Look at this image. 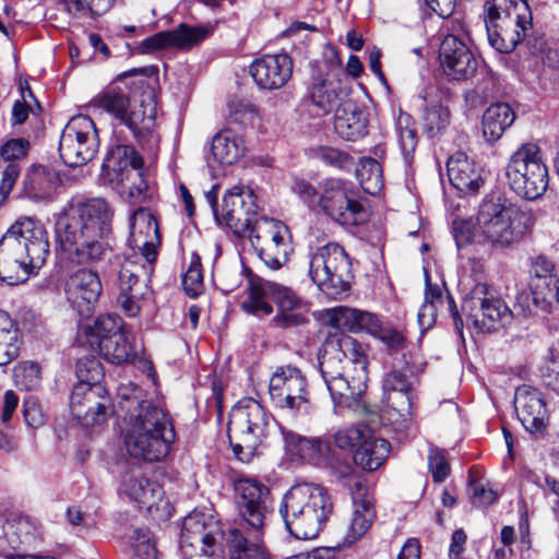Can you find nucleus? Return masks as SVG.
Instances as JSON below:
<instances>
[{"instance_id":"f257e3e1","label":"nucleus","mask_w":559,"mask_h":559,"mask_svg":"<svg viewBox=\"0 0 559 559\" xmlns=\"http://www.w3.org/2000/svg\"><path fill=\"white\" fill-rule=\"evenodd\" d=\"M112 216L114 211L105 199H71L58 213L55 224L63 258L80 265L118 261L107 239Z\"/></svg>"},{"instance_id":"f03ea898","label":"nucleus","mask_w":559,"mask_h":559,"mask_svg":"<svg viewBox=\"0 0 559 559\" xmlns=\"http://www.w3.org/2000/svg\"><path fill=\"white\" fill-rule=\"evenodd\" d=\"M528 230L526 213L498 193L483 198L474 221L453 222V236L459 248L476 243L491 250L503 251L516 246Z\"/></svg>"},{"instance_id":"7ed1b4c3","label":"nucleus","mask_w":559,"mask_h":559,"mask_svg":"<svg viewBox=\"0 0 559 559\" xmlns=\"http://www.w3.org/2000/svg\"><path fill=\"white\" fill-rule=\"evenodd\" d=\"M321 376L335 408H349L367 389V356L362 345L342 332L330 333L319 356Z\"/></svg>"},{"instance_id":"20e7f679","label":"nucleus","mask_w":559,"mask_h":559,"mask_svg":"<svg viewBox=\"0 0 559 559\" xmlns=\"http://www.w3.org/2000/svg\"><path fill=\"white\" fill-rule=\"evenodd\" d=\"M120 408L127 413L124 445L129 455L148 462L164 459L176 439L166 412L136 394L122 399Z\"/></svg>"},{"instance_id":"39448f33","label":"nucleus","mask_w":559,"mask_h":559,"mask_svg":"<svg viewBox=\"0 0 559 559\" xmlns=\"http://www.w3.org/2000/svg\"><path fill=\"white\" fill-rule=\"evenodd\" d=\"M236 502L243 527L231 528L227 539L230 559H272L261 543L267 518L272 514L269 488L253 478L235 483Z\"/></svg>"},{"instance_id":"423d86ee","label":"nucleus","mask_w":559,"mask_h":559,"mask_svg":"<svg viewBox=\"0 0 559 559\" xmlns=\"http://www.w3.org/2000/svg\"><path fill=\"white\" fill-rule=\"evenodd\" d=\"M49 247L40 222L17 219L0 239V278L9 285L24 283L45 264Z\"/></svg>"},{"instance_id":"0eeeda50","label":"nucleus","mask_w":559,"mask_h":559,"mask_svg":"<svg viewBox=\"0 0 559 559\" xmlns=\"http://www.w3.org/2000/svg\"><path fill=\"white\" fill-rule=\"evenodd\" d=\"M332 511L333 502L328 489L311 483L292 486L280 507L287 531L297 539L317 537Z\"/></svg>"},{"instance_id":"6e6552de","label":"nucleus","mask_w":559,"mask_h":559,"mask_svg":"<svg viewBox=\"0 0 559 559\" xmlns=\"http://www.w3.org/2000/svg\"><path fill=\"white\" fill-rule=\"evenodd\" d=\"M274 426L273 416L258 401H239L231 408L228 420V438L237 460L249 463Z\"/></svg>"},{"instance_id":"1a4fd4ad","label":"nucleus","mask_w":559,"mask_h":559,"mask_svg":"<svg viewBox=\"0 0 559 559\" xmlns=\"http://www.w3.org/2000/svg\"><path fill=\"white\" fill-rule=\"evenodd\" d=\"M270 300L278 308V313L274 317L276 325L292 328L308 322L305 304L289 287L261 277L249 281L248 296L241 302V308L257 317L270 316L273 312Z\"/></svg>"},{"instance_id":"9d476101","label":"nucleus","mask_w":559,"mask_h":559,"mask_svg":"<svg viewBox=\"0 0 559 559\" xmlns=\"http://www.w3.org/2000/svg\"><path fill=\"white\" fill-rule=\"evenodd\" d=\"M484 8L489 44L499 52H511L532 25V13L527 2L487 0Z\"/></svg>"},{"instance_id":"9b49d317","label":"nucleus","mask_w":559,"mask_h":559,"mask_svg":"<svg viewBox=\"0 0 559 559\" xmlns=\"http://www.w3.org/2000/svg\"><path fill=\"white\" fill-rule=\"evenodd\" d=\"M76 374L80 382L70 396L72 415L84 426L103 424L107 418L109 399L105 388L98 383L103 376L99 361L95 358L79 360Z\"/></svg>"},{"instance_id":"f8f14e48","label":"nucleus","mask_w":559,"mask_h":559,"mask_svg":"<svg viewBox=\"0 0 559 559\" xmlns=\"http://www.w3.org/2000/svg\"><path fill=\"white\" fill-rule=\"evenodd\" d=\"M506 177L510 189L519 197L535 200L548 187V168L542 150L535 143L522 144L510 157Z\"/></svg>"},{"instance_id":"ddd939ff","label":"nucleus","mask_w":559,"mask_h":559,"mask_svg":"<svg viewBox=\"0 0 559 559\" xmlns=\"http://www.w3.org/2000/svg\"><path fill=\"white\" fill-rule=\"evenodd\" d=\"M350 262L337 243L319 247L309 258V277L328 297L337 298L348 288Z\"/></svg>"},{"instance_id":"4468645a","label":"nucleus","mask_w":559,"mask_h":559,"mask_svg":"<svg viewBox=\"0 0 559 559\" xmlns=\"http://www.w3.org/2000/svg\"><path fill=\"white\" fill-rule=\"evenodd\" d=\"M441 31L444 37L439 48V60L444 74L455 81H466L474 76L478 61L468 47V38L461 21L445 22Z\"/></svg>"},{"instance_id":"2eb2a0df","label":"nucleus","mask_w":559,"mask_h":559,"mask_svg":"<svg viewBox=\"0 0 559 559\" xmlns=\"http://www.w3.org/2000/svg\"><path fill=\"white\" fill-rule=\"evenodd\" d=\"M261 261L272 271L280 270L293 251L289 229L282 222L261 216L247 233Z\"/></svg>"},{"instance_id":"dca6fc26","label":"nucleus","mask_w":559,"mask_h":559,"mask_svg":"<svg viewBox=\"0 0 559 559\" xmlns=\"http://www.w3.org/2000/svg\"><path fill=\"white\" fill-rule=\"evenodd\" d=\"M86 335L91 346L96 345L104 359L111 364H126L135 356L127 328L117 314L99 316L86 330Z\"/></svg>"},{"instance_id":"f3484780","label":"nucleus","mask_w":559,"mask_h":559,"mask_svg":"<svg viewBox=\"0 0 559 559\" xmlns=\"http://www.w3.org/2000/svg\"><path fill=\"white\" fill-rule=\"evenodd\" d=\"M462 312L467 324H472L478 332L496 330L500 322L512 316L496 290L485 283H477L463 298Z\"/></svg>"},{"instance_id":"a211bd4d","label":"nucleus","mask_w":559,"mask_h":559,"mask_svg":"<svg viewBox=\"0 0 559 559\" xmlns=\"http://www.w3.org/2000/svg\"><path fill=\"white\" fill-rule=\"evenodd\" d=\"M99 147V139L94 121L84 115L69 120L62 130L59 153L66 165L79 167L91 162Z\"/></svg>"},{"instance_id":"6ab92c4d","label":"nucleus","mask_w":559,"mask_h":559,"mask_svg":"<svg viewBox=\"0 0 559 559\" xmlns=\"http://www.w3.org/2000/svg\"><path fill=\"white\" fill-rule=\"evenodd\" d=\"M269 393L275 407L293 416L307 414L311 408L307 379L296 367L276 368L269 382Z\"/></svg>"},{"instance_id":"aec40b11","label":"nucleus","mask_w":559,"mask_h":559,"mask_svg":"<svg viewBox=\"0 0 559 559\" xmlns=\"http://www.w3.org/2000/svg\"><path fill=\"white\" fill-rule=\"evenodd\" d=\"M343 76L342 63L337 58L324 62L312 76L308 96L318 116L335 112L348 99Z\"/></svg>"},{"instance_id":"412c9836","label":"nucleus","mask_w":559,"mask_h":559,"mask_svg":"<svg viewBox=\"0 0 559 559\" xmlns=\"http://www.w3.org/2000/svg\"><path fill=\"white\" fill-rule=\"evenodd\" d=\"M153 263L140 259L138 254L126 258L121 263L118 304L129 317H135L140 312L139 302L150 293Z\"/></svg>"},{"instance_id":"4be33fe9","label":"nucleus","mask_w":559,"mask_h":559,"mask_svg":"<svg viewBox=\"0 0 559 559\" xmlns=\"http://www.w3.org/2000/svg\"><path fill=\"white\" fill-rule=\"evenodd\" d=\"M257 197L243 186H234L223 198L216 222L227 226L236 236L246 237L257 217Z\"/></svg>"},{"instance_id":"5701e85b","label":"nucleus","mask_w":559,"mask_h":559,"mask_svg":"<svg viewBox=\"0 0 559 559\" xmlns=\"http://www.w3.org/2000/svg\"><path fill=\"white\" fill-rule=\"evenodd\" d=\"M417 383V374L407 362L400 368L394 367L382 379V402L407 419L412 415Z\"/></svg>"},{"instance_id":"b1692460","label":"nucleus","mask_w":559,"mask_h":559,"mask_svg":"<svg viewBox=\"0 0 559 559\" xmlns=\"http://www.w3.org/2000/svg\"><path fill=\"white\" fill-rule=\"evenodd\" d=\"M103 290L99 275L88 267L70 273L63 284L67 301L81 316L88 317Z\"/></svg>"},{"instance_id":"393cba45","label":"nucleus","mask_w":559,"mask_h":559,"mask_svg":"<svg viewBox=\"0 0 559 559\" xmlns=\"http://www.w3.org/2000/svg\"><path fill=\"white\" fill-rule=\"evenodd\" d=\"M128 243L133 250L132 254L155 262L160 236L156 218L148 209L139 207L131 214Z\"/></svg>"},{"instance_id":"a878e982","label":"nucleus","mask_w":559,"mask_h":559,"mask_svg":"<svg viewBox=\"0 0 559 559\" xmlns=\"http://www.w3.org/2000/svg\"><path fill=\"white\" fill-rule=\"evenodd\" d=\"M323 211L342 225H357L364 219L362 205L348 198L340 180H328L320 198Z\"/></svg>"},{"instance_id":"bb28decb","label":"nucleus","mask_w":559,"mask_h":559,"mask_svg":"<svg viewBox=\"0 0 559 559\" xmlns=\"http://www.w3.org/2000/svg\"><path fill=\"white\" fill-rule=\"evenodd\" d=\"M353 500V514L344 537L346 544L350 545L360 539L370 528L374 516L373 498L370 496L367 486L358 478H350L348 483Z\"/></svg>"},{"instance_id":"cd10ccee","label":"nucleus","mask_w":559,"mask_h":559,"mask_svg":"<svg viewBox=\"0 0 559 559\" xmlns=\"http://www.w3.org/2000/svg\"><path fill=\"white\" fill-rule=\"evenodd\" d=\"M293 68L287 53L263 55L251 63L250 74L261 88L278 90L292 79Z\"/></svg>"},{"instance_id":"c85d7f7f","label":"nucleus","mask_w":559,"mask_h":559,"mask_svg":"<svg viewBox=\"0 0 559 559\" xmlns=\"http://www.w3.org/2000/svg\"><path fill=\"white\" fill-rule=\"evenodd\" d=\"M214 543L215 536L206 525L205 514L191 513L185 519L180 540L185 559H209Z\"/></svg>"},{"instance_id":"c756f323","label":"nucleus","mask_w":559,"mask_h":559,"mask_svg":"<svg viewBox=\"0 0 559 559\" xmlns=\"http://www.w3.org/2000/svg\"><path fill=\"white\" fill-rule=\"evenodd\" d=\"M514 405L519 420L531 433H543L548 424V409L543 394L534 388L516 389Z\"/></svg>"},{"instance_id":"7c9ffc66","label":"nucleus","mask_w":559,"mask_h":559,"mask_svg":"<svg viewBox=\"0 0 559 559\" xmlns=\"http://www.w3.org/2000/svg\"><path fill=\"white\" fill-rule=\"evenodd\" d=\"M326 317L329 324L337 330L367 332L374 336L381 332L380 319L368 311L341 306L328 310Z\"/></svg>"},{"instance_id":"2f4dec72","label":"nucleus","mask_w":559,"mask_h":559,"mask_svg":"<svg viewBox=\"0 0 559 559\" xmlns=\"http://www.w3.org/2000/svg\"><path fill=\"white\" fill-rule=\"evenodd\" d=\"M120 492L134 502L139 509H146L148 511L164 496V490L157 481L135 472L124 476L120 486Z\"/></svg>"},{"instance_id":"473e14b6","label":"nucleus","mask_w":559,"mask_h":559,"mask_svg":"<svg viewBox=\"0 0 559 559\" xmlns=\"http://www.w3.org/2000/svg\"><path fill=\"white\" fill-rule=\"evenodd\" d=\"M210 33V27H190L182 24L175 31L160 32L145 39L142 43V47L145 51H154L167 47L186 49L201 43Z\"/></svg>"},{"instance_id":"72a5a7b5","label":"nucleus","mask_w":559,"mask_h":559,"mask_svg":"<svg viewBox=\"0 0 559 559\" xmlns=\"http://www.w3.org/2000/svg\"><path fill=\"white\" fill-rule=\"evenodd\" d=\"M367 111L350 98L335 111L334 129L341 138L356 141L367 134Z\"/></svg>"},{"instance_id":"f704fd0d","label":"nucleus","mask_w":559,"mask_h":559,"mask_svg":"<svg viewBox=\"0 0 559 559\" xmlns=\"http://www.w3.org/2000/svg\"><path fill=\"white\" fill-rule=\"evenodd\" d=\"M449 180L462 193L474 194L483 185V179L475 163L462 153L452 155L447 164Z\"/></svg>"},{"instance_id":"c9c22d12","label":"nucleus","mask_w":559,"mask_h":559,"mask_svg":"<svg viewBox=\"0 0 559 559\" xmlns=\"http://www.w3.org/2000/svg\"><path fill=\"white\" fill-rule=\"evenodd\" d=\"M156 106L152 99L141 100L139 105H130L122 123L132 132L141 143L156 141L155 129Z\"/></svg>"},{"instance_id":"e433bc0d","label":"nucleus","mask_w":559,"mask_h":559,"mask_svg":"<svg viewBox=\"0 0 559 559\" xmlns=\"http://www.w3.org/2000/svg\"><path fill=\"white\" fill-rule=\"evenodd\" d=\"M57 174L45 166H32L23 180V194L34 202H48L52 199L57 185Z\"/></svg>"},{"instance_id":"4c0bfd02","label":"nucleus","mask_w":559,"mask_h":559,"mask_svg":"<svg viewBox=\"0 0 559 559\" xmlns=\"http://www.w3.org/2000/svg\"><path fill=\"white\" fill-rule=\"evenodd\" d=\"M285 448L288 453L296 455L302 461L311 464H318L328 456L330 445L320 438H305L293 431L281 427Z\"/></svg>"},{"instance_id":"58836bf2","label":"nucleus","mask_w":559,"mask_h":559,"mask_svg":"<svg viewBox=\"0 0 559 559\" xmlns=\"http://www.w3.org/2000/svg\"><path fill=\"white\" fill-rule=\"evenodd\" d=\"M23 344L22 332L13 318L0 310V367L15 360Z\"/></svg>"},{"instance_id":"ea45409f","label":"nucleus","mask_w":559,"mask_h":559,"mask_svg":"<svg viewBox=\"0 0 559 559\" xmlns=\"http://www.w3.org/2000/svg\"><path fill=\"white\" fill-rule=\"evenodd\" d=\"M143 160L133 146L118 144L112 147L103 164L109 180L127 175L129 169H142Z\"/></svg>"},{"instance_id":"a19ab883","label":"nucleus","mask_w":559,"mask_h":559,"mask_svg":"<svg viewBox=\"0 0 559 559\" xmlns=\"http://www.w3.org/2000/svg\"><path fill=\"white\" fill-rule=\"evenodd\" d=\"M513 109L504 103L490 105L483 115V134L490 144L497 142L514 122Z\"/></svg>"},{"instance_id":"79ce46f5","label":"nucleus","mask_w":559,"mask_h":559,"mask_svg":"<svg viewBox=\"0 0 559 559\" xmlns=\"http://www.w3.org/2000/svg\"><path fill=\"white\" fill-rule=\"evenodd\" d=\"M390 443L369 432V437L355 450L353 459L356 465L366 471H376L386 460L390 453Z\"/></svg>"},{"instance_id":"37998d69","label":"nucleus","mask_w":559,"mask_h":559,"mask_svg":"<svg viewBox=\"0 0 559 559\" xmlns=\"http://www.w3.org/2000/svg\"><path fill=\"white\" fill-rule=\"evenodd\" d=\"M245 152V144L241 136L229 130L217 133L212 141L211 157L219 165H231L236 163Z\"/></svg>"},{"instance_id":"c03bdc74","label":"nucleus","mask_w":559,"mask_h":559,"mask_svg":"<svg viewBox=\"0 0 559 559\" xmlns=\"http://www.w3.org/2000/svg\"><path fill=\"white\" fill-rule=\"evenodd\" d=\"M131 105L129 96L120 90L108 88L103 93L96 95L91 106L102 109L114 118L118 119L121 123L126 118V114Z\"/></svg>"},{"instance_id":"a18cd8bd","label":"nucleus","mask_w":559,"mask_h":559,"mask_svg":"<svg viewBox=\"0 0 559 559\" xmlns=\"http://www.w3.org/2000/svg\"><path fill=\"white\" fill-rule=\"evenodd\" d=\"M425 298L424 302L417 313V322L421 332L429 330L436 322L438 304L442 302V290L440 286L432 285L430 283V277L425 270Z\"/></svg>"},{"instance_id":"49530a36","label":"nucleus","mask_w":559,"mask_h":559,"mask_svg":"<svg viewBox=\"0 0 559 559\" xmlns=\"http://www.w3.org/2000/svg\"><path fill=\"white\" fill-rule=\"evenodd\" d=\"M356 175L365 192L376 195L381 191L383 187L382 168L374 158L360 159Z\"/></svg>"},{"instance_id":"de8ad7c7","label":"nucleus","mask_w":559,"mask_h":559,"mask_svg":"<svg viewBox=\"0 0 559 559\" xmlns=\"http://www.w3.org/2000/svg\"><path fill=\"white\" fill-rule=\"evenodd\" d=\"M4 534L12 545L28 544L33 542L38 534L37 524L28 516H17L5 522Z\"/></svg>"},{"instance_id":"09e8293b","label":"nucleus","mask_w":559,"mask_h":559,"mask_svg":"<svg viewBox=\"0 0 559 559\" xmlns=\"http://www.w3.org/2000/svg\"><path fill=\"white\" fill-rule=\"evenodd\" d=\"M397 136L403 157L405 162L409 164L417 146L416 130L409 115H400L397 120Z\"/></svg>"},{"instance_id":"8fccbe9b","label":"nucleus","mask_w":559,"mask_h":559,"mask_svg":"<svg viewBox=\"0 0 559 559\" xmlns=\"http://www.w3.org/2000/svg\"><path fill=\"white\" fill-rule=\"evenodd\" d=\"M136 559H156L157 549L151 532L146 528H134L129 537Z\"/></svg>"},{"instance_id":"3c124183","label":"nucleus","mask_w":559,"mask_h":559,"mask_svg":"<svg viewBox=\"0 0 559 559\" xmlns=\"http://www.w3.org/2000/svg\"><path fill=\"white\" fill-rule=\"evenodd\" d=\"M450 123V112L440 104H431L424 112V129L430 136L437 135Z\"/></svg>"},{"instance_id":"603ef678","label":"nucleus","mask_w":559,"mask_h":559,"mask_svg":"<svg viewBox=\"0 0 559 559\" xmlns=\"http://www.w3.org/2000/svg\"><path fill=\"white\" fill-rule=\"evenodd\" d=\"M370 430L364 426H350L338 429L334 435L335 445L342 450L354 451L369 437Z\"/></svg>"},{"instance_id":"864d4df0","label":"nucleus","mask_w":559,"mask_h":559,"mask_svg":"<svg viewBox=\"0 0 559 559\" xmlns=\"http://www.w3.org/2000/svg\"><path fill=\"white\" fill-rule=\"evenodd\" d=\"M182 285L185 292L191 297L199 296L204 289L201 258L197 253L191 254L190 265L183 275Z\"/></svg>"},{"instance_id":"5fc2aeb1","label":"nucleus","mask_w":559,"mask_h":559,"mask_svg":"<svg viewBox=\"0 0 559 559\" xmlns=\"http://www.w3.org/2000/svg\"><path fill=\"white\" fill-rule=\"evenodd\" d=\"M111 182L116 183L121 192L133 199L140 198L147 188L142 169H129L127 175L120 176Z\"/></svg>"},{"instance_id":"6e6d98bb","label":"nucleus","mask_w":559,"mask_h":559,"mask_svg":"<svg viewBox=\"0 0 559 559\" xmlns=\"http://www.w3.org/2000/svg\"><path fill=\"white\" fill-rule=\"evenodd\" d=\"M14 380L19 388L31 391L40 384V368L35 362H24L14 371Z\"/></svg>"},{"instance_id":"4d7b16f0","label":"nucleus","mask_w":559,"mask_h":559,"mask_svg":"<svg viewBox=\"0 0 559 559\" xmlns=\"http://www.w3.org/2000/svg\"><path fill=\"white\" fill-rule=\"evenodd\" d=\"M29 151V142L23 138H14L5 141L0 146V156L5 162H14L24 158Z\"/></svg>"},{"instance_id":"13d9d810","label":"nucleus","mask_w":559,"mask_h":559,"mask_svg":"<svg viewBox=\"0 0 559 559\" xmlns=\"http://www.w3.org/2000/svg\"><path fill=\"white\" fill-rule=\"evenodd\" d=\"M428 466L436 483H442L450 473L448 460L445 459L444 453L438 449L430 450Z\"/></svg>"},{"instance_id":"bf43d9fd","label":"nucleus","mask_w":559,"mask_h":559,"mask_svg":"<svg viewBox=\"0 0 559 559\" xmlns=\"http://www.w3.org/2000/svg\"><path fill=\"white\" fill-rule=\"evenodd\" d=\"M472 503L477 507H487L497 500V492L483 481L469 483Z\"/></svg>"},{"instance_id":"052dcab7","label":"nucleus","mask_w":559,"mask_h":559,"mask_svg":"<svg viewBox=\"0 0 559 559\" xmlns=\"http://www.w3.org/2000/svg\"><path fill=\"white\" fill-rule=\"evenodd\" d=\"M527 479L538 488L543 489L546 495L550 492L559 498V479H556L550 475L542 476L536 473H530L527 475ZM558 510L559 501L554 506V511L558 512Z\"/></svg>"},{"instance_id":"680f3d73","label":"nucleus","mask_w":559,"mask_h":559,"mask_svg":"<svg viewBox=\"0 0 559 559\" xmlns=\"http://www.w3.org/2000/svg\"><path fill=\"white\" fill-rule=\"evenodd\" d=\"M542 378L545 385L559 393V358H552L543 366Z\"/></svg>"},{"instance_id":"e2e57ef3","label":"nucleus","mask_w":559,"mask_h":559,"mask_svg":"<svg viewBox=\"0 0 559 559\" xmlns=\"http://www.w3.org/2000/svg\"><path fill=\"white\" fill-rule=\"evenodd\" d=\"M21 168L17 164L11 163L9 164L3 173H2V179L0 182V193L5 199L10 192L12 191L16 179L20 176Z\"/></svg>"},{"instance_id":"0e129e2a","label":"nucleus","mask_w":559,"mask_h":559,"mask_svg":"<svg viewBox=\"0 0 559 559\" xmlns=\"http://www.w3.org/2000/svg\"><path fill=\"white\" fill-rule=\"evenodd\" d=\"M555 270V264L548 258L544 255H538L532 264V272L536 277L549 280L547 285L554 286V281L556 278L552 277V272Z\"/></svg>"},{"instance_id":"69168bd1","label":"nucleus","mask_w":559,"mask_h":559,"mask_svg":"<svg viewBox=\"0 0 559 559\" xmlns=\"http://www.w3.org/2000/svg\"><path fill=\"white\" fill-rule=\"evenodd\" d=\"M376 336L392 350L401 349L405 343L404 335L400 331L390 328L381 326V332Z\"/></svg>"},{"instance_id":"338daca9","label":"nucleus","mask_w":559,"mask_h":559,"mask_svg":"<svg viewBox=\"0 0 559 559\" xmlns=\"http://www.w3.org/2000/svg\"><path fill=\"white\" fill-rule=\"evenodd\" d=\"M318 157L329 165L342 167L347 159V154L333 147H322L318 152Z\"/></svg>"},{"instance_id":"774afa93","label":"nucleus","mask_w":559,"mask_h":559,"mask_svg":"<svg viewBox=\"0 0 559 559\" xmlns=\"http://www.w3.org/2000/svg\"><path fill=\"white\" fill-rule=\"evenodd\" d=\"M230 115L234 120L246 123L253 119L255 110L250 104L237 103L230 106Z\"/></svg>"}]
</instances>
